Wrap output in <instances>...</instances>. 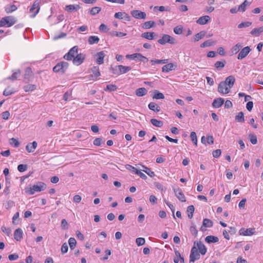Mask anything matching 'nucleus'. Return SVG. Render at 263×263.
I'll list each match as a JSON object with an SVG mask.
<instances>
[{
  "instance_id": "nucleus-50",
  "label": "nucleus",
  "mask_w": 263,
  "mask_h": 263,
  "mask_svg": "<svg viewBox=\"0 0 263 263\" xmlns=\"http://www.w3.org/2000/svg\"><path fill=\"white\" fill-rule=\"evenodd\" d=\"M101 10V8L99 7H95L91 8L90 10V13L91 14L94 15L98 13H99Z\"/></svg>"
},
{
  "instance_id": "nucleus-58",
  "label": "nucleus",
  "mask_w": 263,
  "mask_h": 263,
  "mask_svg": "<svg viewBox=\"0 0 263 263\" xmlns=\"http://www.w3.org/2000/svg\"><path fill=\"white\" fill-rule=\"evenodd\" d=\"M27 168V165L26 164H20L17 166V170L20 172H23L26 171Z\"/></svg>"
},
{
  "instance_id": "nucleus-32",
  "label": "nucleus",
  "mask_w": 263,
  "mask_h": 263,
  "mask_svg": "<svg viewBox=\"0 0 263 263\" xmlns=\"http://www.w3.org/2000/svg\"><path fill=\"white\" fill-rule=\"evenodd\" d=\"M216 44V41H213L212 40H207V41H205L203 43H202L200 45V47H201V48H205V47H209V46L214 45Z\"/></svg>"
},
{
  "instance_id": "nucleus-22",
  "label": "nucleus",
  "mask_w": 263,
  "mask_h": 263,
  "mask_svg": "<svg viewBox=\"0 0 263 263\" xmlns=\"http://www.w3.org/2000/svg\"><path fill=\"white\" fill-rule=\"evenodd\" d=\"M224 103V99L221 98L215 99L212 103V105L215 108L220 107Z\"/></svg>"
},
{
  "instance_id": "nucleus-61",
  "label": "nucleus",
  "mask_w": 263,
  "mask_h": 263,
  "mask_svg": "<svg viewBox=\"0 0 263 263\" xmlns=\"http://www.w3.org/2000/svg\"><path fill=\"white\" fill-rule=\"evenodd\" d=\"M142 171L140 170H136V174L139 175L142 179H147V176L144 173L141 172Z\"/></svg>"
},
{
  "instance_id": "nucleus-60",
  "label": "nucleus",
  "mask_w": 263,
  "mask_h": 263,
  "mask_svg": "<svg viewBox=\"0 0 263 263\" xmlns=\"http://www.w3.org/2000/svg\"><path fill=\"white\" fill-rule=\"evenodd\" d=\"M221 154V151L220 149H216L213 152L212 155L214 158H218Z\"/></svg>"
},
{
  "instance_id": "nucleus-52",
  "label": "nucleus",
  "mask_w": 263,
  "mask_h": 263,
  "mask_svg": "<svg viewBox=\"0 0 263 263\" xmlns=\"http://www.w3.org/2000/svg\"><path fill=\"white\" fill-rule=\"evenodd\" d=\"M190 137H191V140L193 142V143L195 145H197V136H196V133L194 132H191Z\"/></svg>"
},
{
  "instance_id": "nucleus-9",
  "label": "nucleus",
  "mask_w": 263,
  "mask_h": 263,
  "mask_svg": "<svg viewBox=\"0 0 263 263\" xmlns=\"http://www.w3.org/2000/svg\"><path fill=\"white\" fill-rule=\"evenodd\" d=\"M230 89L231 88L226 85L222 81L219 84L218 86V91L223 94H227L229 93Z\"/></svg>"
},
{
  "instance_id": "nucleus-59",
  "label": "nucleus",
  "mask_w": 263,
  "mask_h": 263,
  "mask_svg": "<svg viewBox=\"0 0 263 263\" xmlns=\"http://www.w3.org/2000/svg\"><path fill=\"white\" fill-rule=\"evenodd\" d=\"M68 250V247L66 242L63 244L61 247L62 253L64 254L67 252Z\"/></svg>"
},
{
  "instance_id": "nucleus-54",
  "label": "nucleus",
  "mask_w": 263,
  "mask_h": 263,
  "mask_svg": "<svg viewBox=\"0 0 263 263\" xmlns=\"http://www.w3.org/2000/svg\"><path fill=\"white\" fill-rule=\"evenodd\" d=\"M252 24V23L250 22H244L241 23L240 24L238 25V28H242L244 27H248Z\"/></svg>"
},
{
  "instance_id": "nucleus-17",
  "label": "nucleus",
  "mask_w": 263,
  "mask_h": 263,
  "mask_svg": "<svg viewBox=\"0 0 263 263\" xmlns=\"http://www.w3.org/2000/svg\"><path fill=\"white\" fill-rule=\"evenodd\" d=\"M235 81V79L234 76H230L226 79L224 81L222 82H224L229 88H231L233 86Z\"/></svg>"
},
{
  "instance_id": "nucleus-63",
  "label": "nucleus",
  "mask_w": 263,
  "mask_h": 263,
  "mask_svg": "<svg viewBox=\"0 0 263 263\" xmlns=\"http://www.w3.org/2000/svg\"><path fill=\"white\" fill-rule=\"evenodd\" d=\"M99 30L100 31L106 32L108 30V29L106 25L102 24L99 27Z\"/></svg>"
},
{
  "instance_id": "nucleus-35",
  "label": "nucleus",
  "mask_w": 263,
  "mask_h": 263,
  "mask_svg": "<svg viewBox=\"0 0 263 263\" xmlns=\"http://www.w3.org/2000/svg\"><path fill=\"white\" fill-rule=\"evenodd\" d=\"M152 98L153 99H163L164 98V96L162 93L155 90L154 91Z\"/></svg>"
},
{
  "instance_id": "nucleus-40",
  "label": "nucleus",
  "mask_w": 263,
  "mask_h": 263,
  "mask_svg": "<svg viewBox=\"0 0 263 263\" xmlns=\"http://www.w3.org/2000/svg\"><path fill=\"white\" fill-rule=\"evenodd\" d=\"M21 75V70L20 69L17 70L15 72H13L12 75L9 77L7 79L12 81L16 80Z\"/></svg>"
},
{
  "instance_id": "nucleus-5",
  "label": "nucleus",
  "mask_w": 263,
  "mask_h": 263,
  "mask_svg": "<svg viewBox=\"0 0 263 263\" xmlns=\"http://www.w3.org/2000/svg\"><path fill=\"white\" fill-rule=\"evenodd\" d=\"M46 188V184L42 182H39L36 184H34L30 188V194L33 195L35 192H41Z\"/></svg>"
},
{
  "instance_id": "nucleus-31",
  "label": "nucleus",
  "mask_w": 263,
  "mask_h": 263,
  "mask_svg": "<svg viewBox=\"0 0 263 263\" xmlns=\"http://www.w3.org/2000/svg\"><path fill=\"white\" fill-rule=\"evenodd\" d=\"M155 26V23L154 21H149L145 22L142 26V28L144 29H150Z\"/></svg>"
},
{
  "instance_id": "nucleus-24",
  "label": "nucleus",
  "mask_w": 263,
  "mask_h": 263,
  "mask_svg": "<svg viewBox=\"0 0 263 263\" xmlns=\"http://www.w3.org/2000/svg\"><path fill=\"white\" fill-rule=\"evenodd\" d=\"M176 67V65L173 64V63H168L162 67V71L168 72L171 70L175 69Z\"/></svg>"
},
{
  "instance_id": "nucleus-57",
  "label": "nucleus",
  "mask_w": 263,
  "mask_h": 263,
  "mask_svg": "<svg viewBox=\"0 0 263 263\" xmlns=\"http://www.w3.org/2000/svg\"><path fill=\"white\" fill-rule=\"evenodd\" d=\"M137 59L140 61H142L144 63L148 61V59L143 56L141 53H138Z\"/></svg>"
},
{
  "instance_id": "nucleus-36",
  "label": "nucleus",
  "mask_w": 263,
  "mask_h": 263,
  "mask_svg": "<svg viewBox=\"0 0 263 263\" xmlns=\"http://www.w3.org/2000/svg\"><path fill=\"white\" fill-rule=\"evenodd\" d=\"M36 88L34 84H28L24 86L23 89L26 92L32 91Z\"/></svg>"
},
{
  "instance_id": "nucleus-27",
  "label": "nucleus",
  "mask_w": 263,
  "mask_h": 263,
  "mask_svg": "<svg viewBox=\"0 0 263 263\" xmlns=\"http://www.w3.org/2000/svg\"><path fill=\"white\" fill-rule=\"evenodd\" d=\"M205 241L209 243H215L219 241V239L217 237L209 235L205 237Z\"/></svg>"
},
{
  "instance_id": "nucleus-33",
  "label": "nucleus",
  "mask_w": 263,
  "mask_h": 263,
  "mask_svg": "<svg viewBox=\"0 0 263 263\" xmlns=\"http://www.w3.org/2000/svg\"><path fill=\"white\" fill-rule=\"evenodd\" d=\"M142 168L141 171L144 172L151 177H153L155 176V173L153 172L149 168L145 166L142 165Z\"/></svg>"
},
{
  "instance_id": "nucleus-14",
  "label": "nucleus",
  "mask_w": 263,
  "mask_h": 263,
  "mask_svg": "<svg viewBox=\"0 0 263 263\" xmlns=\"http://www.w3.org/2000/svg\"><path fill=\"white\" fill-rule=\"evenodd\" d=\"M85 59V55L82 53L77 54L76 57L73 58V63L76 65L81 64Z\"/></svg>"
},
{
  "instance_id": "nucleus-53",
  "label": "nucleus",
  "mask_w": 263,
  "mask_h": 263,
  "mask_svg": "<svg viewBox=\"0 0 263 263\" xmlns=\"http://www.w3.org/2000/svg\"><path fill=\"white\" fill-rule=\"evenodd\" d=\"M182 31L183 27L181 26H177L174 28V32L177 34H181Z\"/></svg>"
},
{
  "instance_id": "nucleus-8",
  "label": "nucleus",
  "mask_w": 263,
  "mask_h": 263,
  "mask_svg": "<svg viewBox=\"0 0 263 263\" xmlns=\"http://www.w3.org/2000/svg\"><path fill=\"white\" fill-rule=\"evenodd\" d=\"M130 13L132 16L136 19H145L146 17V13L140 10H134L132 11Z\"/></svg>"
},
{
  "instance_id": "nucleus-2",
  "label": "nucleus",
  "mask_w": 263,
  "mask_h": 263,
  "mask_svg": "<svg viewBox=\"0 0 263 263\" xmlns=\"http://www.w3.org/2000/svg\"><path fill=\"white\" fill-rule=\"evenodd\" d=\"M68 63L66 62H61L53 68V71L55 72L63 73L68 68Z\"/></svg>"
},
{
  "instance_id": "nucleus-16",
  "label": "nucleus",
  "mask_w": 263,
  "mask_h": 263,
  "mask_svg": "<svg viewBox=\"0 0 263 263\" xmlns=\"http://www.w3.org/2000/svg\"><path fill=\"white\" fill-rule=\"evenodd\" d=\"M33 77V73L30 67L26 68L24 74L25 79H27L28 81H31Z\"/></svg>"
},
{
  "instance_id": "nucleus-12",
  "label": "nucleus",
  "mask_w": 263,
  "mask_h": 263,
  "mask_svg": "<svg viewBox=\"0 0 263 263\" xmlns=\"http://www.w3.org/2000/svg\"><path fill=\"white\" fill-rule=\"evenodd\" d=\"M193 246H196L197 248V250L198 249L199 250V252L202 255H204L207 251L206 247H205L204 244L202 242H201V241H200V242L195 241L194 243Z\"/></svg>"
},
{
  "instance_id": "nucleus-11",
  "label": "nucleus",
  "mask_w": 263,
  "mask_h": 263,
  "mask_svg": "<svg viewBox=\"0 0 263 263\" xmlns=\"http://www.w3.org/2000/svg\"><path fill=\"white\" fill-rule=\"evenodd\" d=\"M251 50V49L249 46H246L243 48L239 53L237 59L238 60H242L244 59L247 57Z\"/></svg>"
},
{
  "instance_id": "nucleus-26",
  "label": "nucleus",
  "mask_w": 263,
  "mask_h": 263,
  "mask_svg": "<svg viewBox=\"0 0 263 263\" xmlns=\"http://www.w3.org/2000/svg\"><path fill=\"white\" fill-rule=\"evenodd\" d=\"M117 67H119V71L120 74L125 73L131 70L130 66H125L123 65H118Z\"/></svg>"
},
{
  "instance_id": "nucleus-39",
  "label": "nucleus",
  "mask_w": 263,
  "mask_h": 263,
  "mask_svg": "<svg viewBox=\"0 0 263 263\" xmlns=\"http://www.w3.org/2000/svg\"><path fill=\"white\" fill-rule=\"evenodd\" d=\"M151 122L154 126L158 127H161L163 124L162 121L158 120L156 119H152L151 120Z\"/></svg>"
},
{
  "instance_id": "nucleus-41",
  "label": "nucleus",
  "mask_w": 263,
  "mask_h": 263,
  "mask_svg": "<svg viewBox=\"0 0 263 263\" xmlns=\"http://www.w3.org/2000/svg\"><path fill=\"white\" fill-rule=\"evenodd\" d=\"M195 211V208L193 205H190L187 207V212L188 217L190 219L193 218V213Z\"/></svg>"
},
{
  "instance_id": "nucleus-62",
  "label": "nucleus",
  "mask_w": 263,
  "mask_h": 263,
  "mask_svg": "<svg viewBox=\"0 0 263 263\" xmlns=\"http://www.w3.org/2000/svg\"><path fill=\"white\" fill-rule=\"evenodd\" d=\"M2 230L8 236H9L11 233V230L10 228H6L4 226L2 227Z\"/></svg>"
},
{
  "instance_id": "nucleus-4",
  "label": "nucleus",
  "mask_w": 263,
  "mask_h": 263,
  "mask_svg": "<svg viewBox=\"0 0 263 263\" xmlns=\"http://www.w3.org/2000/svg\"><path fill=\"white\" fill-rule=\"evenodd\" d=\"M158 42L161 45H164L166 43L171 44H175L176 43V40L168 34H164L161 39L158 40Z\"/></svg>"
},
{
  "instance_id": "nucleus-51",
  "label": "nucleus",
  "mask_w": 263,
  "mask_h": 263,
  "mask_svg": "<svg viewBox=\"0 0 263 263\" xmlns=\"http://www.w3.org/2000/svg\"><path fill=\"white\" fill-rule=\"evenodd\" d=\"M242 47V45L240 44H237L235 45L232 49V52L233 54H236L239 52L240 49Z\"/></svg>"
},
{
  "instance_id": "nucleus-10",
  "label": "nucleus",
  "mask_w": 263,
  "mask_h": 263,
  "mask_svg": "<svg viewBox=\"0 0 263 263\" xmlns=\"http://www.w3.org/2000/svg\"><path fill=\"white\" fill-rule=\"evenodd\" d=\"M239 234L243 236H251L255 234V229L254 228L245 229L241 228L239 230Z\"/></svg>"
},
{
  "instance_id": "nucleus-34",
  "label": "nucleus",
  "mask_w": 263,
  "mask_h": 263,
  "mask_svg": "<svg viewBox=\"0 0 263 263\" xmlns=\"http://www.w3.org/2000/svg\"><path fill=\"white\" fill-rule=\"evenodd\" d=\"M263 32V27H260L259 28H255L253 29L251 32L250 33L254 35L255 36H258L260 33Z\"/></svg>"
},
{
  "instance_id": "nucleus-37",
  "label": "nucleus",
  "mask_w": 263,
  "mask_h": 263,
  "mask_svg": "<svg viewBox=\"0 0 263 263\" xmlns=\"http://www.w3.org/2000/svg\"><path fill=\"white\" fill-rule=\"evenodd\" d=\"M251 3H249L247 0H245L239 7L238 10L243 12L246 10V7L249 5Z\"/></svg>"
},
{
  "instance_id": "nucleus-42",
  "label": "nucleus",
  "mask_w": 263,
  "mask_h": 263,
  "mask_svg": "<svg viewBox=\"0 0 263 263\" xmlns=\"http://www.w3.org/2000/svg\"><path fill=\"white\" fill-rule=\"evenodd\" d=\"M9 143L14 147H18L20 145L19 141L14 138L9 139Z\"/></svg>"
},
{
  "instance_id": "nucleus-13",
  "label": "nucleus",
  "mask_w": 263,
  "mask_h": 263,
  "mask_svg": "<svg viewBox=\"0 0 263 263\" xmlns=\"http://www.w3.org/2000/svg\"><path fill=\"white\" fill-rule=\"evenodd\" d=\"M176 197L181 202H185L186 199L184 195L179 188L173 189Z\"/></svg>"
},
{
  "instance_id": "nucleus-23",
  "label": "nucleus",
  "mask_w": 263,
  "mask_h": 263,
  "mask_svg": "<svg viewBox=\"0 0 263 263\" xmlns=\"http://www.w3.org/2000/svg\"><path fill=\"white\" fill-rule=\"evenodd\" d=\"M206 34V32L204 31H201L200 32L196 34L193 37V41L194 42H198L200 40L204 37Z\"/></svg>"
},
{
  "instance_id": "nucleus-47",
  "label": "nucleus",
  "mask_w": 263,
  "mask_h": 263,
  "mask_svg": "<svg viewBox=\"0 0 263 263\" xmlns=\"http://www.w3.org/2000/svg\"><path fill=\"white\" fill-rule=\"evenodd\" d=\"M168 59L164 60H152L151 61V62L152 65H154L155 64H166L168 62Z\"/></svg>"
},
{
  "instance_id": "nucleus-6",
  "label": "nucleus",
  "mask_w": 263,
  "mask_h": 263,
  "mask_svg": "<svg viewBox=\"0 0 263 263\" xmlns=\"http://www.w3.org/2000/svg\"><path fill=\"white\" fill-rule=\"evenodd\" d=\"M200 255L197 251V248L196 246H193L191 251L190 255V263L194 262L195 260L200 258Z\"/></svg>"
},
{
  "instance_id": "nucleus-49",
  "label": "nucleus",
  "mask_w": 263,
  "mask_h": 263,
  "mask_svg": "<svg viewBox=\"0 0 263 263\" xmlns=\"http://www.w3.org/2000/svg\"><path fill=\"white\" fill-rule=\"evenodd\" d=\"M14 91H15L13 90V89L11 88L10 87H8L4 91L3 95L5 96H8L13 93Z\"/></svg>"
},
{
  "instance_id": "nucleus-20",
  "label": "nucleus",
  "mask_w": 263,
  "mask_h": 263,
  "mask_svg": "<svg viewBox=\"0 0 263 263\" xmlns=\"http://www.w3.org/2000/svg\"><path fill=\"white\" fill-rule=\"evenodd\" d=\"M96 56L97 57L96 59V62L98 64H102L104 62V58L105 57V53L103 51L98 52Z\"/></svg>"
},
{
  "instance_id": "nucleus-30",
  "label": "nucleus",
  "mask_w": 263,
  "mask_h": 263,
  "mask_svg": "<svg viewBox=\"0 0 263 263\" xmlns=\"http://www.w3.org/2000/svg\"><path fill=\"white\" fill-rule=\"evenodd\" d=\"M155 35V32H144L141 34V37L145 38L147 40H152L154 39Z\"/></svg>"
},
{
  "instance_id": "nucleus-45",
  "label": "nucleus",
  "mask_w": 263,
  "mask_h": 263,
  "mask_svg": "<svg viewBox=\"0 0 263 263\" xmlns=\"http://www.w3.org/2000/svg\"><path fill=\"white\" fill-rule=\"evenodd\" d=\"M17 9V7L14 5L8 6L5 8V11L7 13H10Z\"/></svg>"
},
{
  "instance_id": "nucleus-29",
  "label": "nucleus",
  "mask_w": 263,
  "mask_h": 263,
  "mask_svg": "<svg viewBox=\"0 0 263 263\" xmlns=\"http://www.w3.org/2000/svg\"><path fill=\"white\" fill-rule=\"evenodd\" d=\"M148 108L149 109L155 112H159L160 111V107L155 102H151L148 104Z\"/></svg>"
},
{
  "instance_id": "nucleus-21",
  "label": "nucleus",
  "mask_w": 263,
  "mask_h": 263,
  "mask_svg": "<svg viewBox=\"0 0 263 263\" xmlns=\"http://www.w3.org/2000/svg\"><path fill=\"white\" fill-rule=\"evenodd\" d=\"M23 234V231L21 229H17L14 233V239H16L17 241H20L22 238Z\"/></svg>"
},
{
  "instance_id": "nucleus-3",
  "label": "nucleus",
  "mask_w": 263,
  "mask_h": 263,
  "mask_svg": "<svg viewBox=\"0 0 263 263\" xmlns=\"http://www.w3.org/2000/svg\"><path fill=\"white\" fill-rule=\"evenodd\" d=\"M41 2V0H35L30 8L29 11L32 13L31 15L32 17H34L39 13L40 10Z\"/></svg>"
},
{
  "instance_id": "nucleus-1",
  "label": "nucleus",
  "mask_w": 263,
  "mask_h": 263,
  "mask_svg": "<svg viewBox=\"0 0 263 263\" xmlns=\"http://www.w3.org/2000/svg\"><path fill=\"white\" fill-rule=\"evenodd\" d=\"M16 22L15 17L13 16H8L3 17L0 21V26L10 27L14 25Z\"/></svg>"
},
{
  "instance_id": "nucleus-38",
  "label": "nucleus",
  "mask_w": 263,
  "mask_h": 263,
  "mask_svg": "<svg viewBox=\"0 0 263 263\" xmlns=\"http://www.w3.org/2000/svg\"><path fill=\"white\" fill-rule=\"evenodd\" d=\"M99 40V38L97 36H90L88 38V43L90 45L97 44Z\"/></svg>"
},
{
  "instance_id": "nucleus-7",
  "label": "nucleus",
  "mask_w": 263,
  "mask_h": 263,
  "mask_svg": "<svg viewBox=\"0 0 263 263\" xmlns=\"http://www.w3.org/2000/svg\"><path fill=\"white\" fill-rule=\"evenodd\" d=\"M78 49L77 46H74L64 56V58L66 60H71L78 54Z\"/></svg>"
},
{
  "instance_id": "nucleus-25",
  "label": "nucleus",
  "mask_w": 263,
  "mask_h": 263,
  "mask_svg": "<svg viewBox=\"0 0 263 263\" xmlns=\"http://www.w3.org/2000/svg\"><path fill=\"white\" fill-rule=\"evenodd\" d=\"M80 8V7L78 5H67L65 7V10L69 12H71L73 11H77Z\"/></svg>"
},
{
  "instance_id": "nucleus-56",
  "label": "nucleus",
  "mask_w": 263,
  "mask_h": 263,
  "mask_svg": "<svg viewBox=\"0 0 263 263\" xmlns=\"http://www.w3.org/2000/svg\"><path fill=\"white\" fill-rule=\"evenodd\" d=\"M190 230L192 235H194V236H196L198 234V230L196 229V226L195 224L191 226L190 228Z\"/></svg>"
},
{
  "instance_id": "nucleus-55",
  "label": "nucleus",
  "mask_w": 263,
  "mask_h": 263,
  "mask_svg": "<svg viewBox=\"0 0 263 263\" xmlns=\"http://www.w3.org/2000/svg\"><path fill=\"white\" fill-rule=\"evenodd\" d=\"M137 245L138 246H142L144 245L145 242V239L142 237L137 238L136 240Z\"/></svg>"
},
{
  "instance_id": "nucleus-48",
  "label": "nucleus",
  "mask_w": 263,
  "mask_h": 263,
  "mask_svg": "<svg viewBox=\"0 0 263 263\" xmlns=\"http://www.w3.org/2000/svg\"><path fill=\"white\" fill-rule=\"evenodd\" d=\"M235 119L239 122H243L245 121L243 113L242 112H239L235 117Z\"/></svg>"
},
{
  "instance_id": "nucleus-28",
  "label": "nucleus",
  "mask_w": 263,
  "mask_h": 263,
  "mask_svg": "<svg viewBox=\"0 0 263 263\" xmlns=\"http://www.w3.org/2000/svg\"><path fill=\"white\" fill-rule=\"evenodd\" d=\"M147 92V89L144 87H141L140 88L137 89L135 93L136 96L138 97H142L145 96Z\"/></svg>"
},
{
  "instance_id": "nucleus-19",
  "label": "nucleus",
  "mask_w": 263,
  "mask_h": 263,
  "mask_svg": "<svg viewBox=\"0 0 263 263\" xmlns=\"http://www.w3.org/2000/svg\"><path fill=\"white\" fill-rule=\"evenodd\" d=\"M210 20V17L208 15H204L199 17L196 23L200 25H205L207 24Z\"/></svg>"
},
{
  "instance_id": "nucleus-15",
  "label": "nucleus",
  "mask_w": 263,
  "mask_h": 263,
  "mask_svg": "<svg viewBox=\"0 0 263 263\" xmlns=\"http://www.w3.org/2000/svg\"><path fill=\"white\" fill-rule=\"evenodd\" d=\"M92 74H90V80H96L99 76H100V72L99 71V68L98 66H94L91 69Z\"/></svg>"
},
{
  "instance_id": "nucleus-18",
  "label": "nucleus",
  "mask_w": 263,
  "mask_h": 263,
  "mask_svg": "<svg viewBox=\"0 0 263 263\" xmlns=\"http://www.w3.org/2000/svg\"><path fill=\"white\" fill-rule=\"evenodd\" d=\"M37 143L36 141H33L32 143H29L26 146V149L28 153H32L36 148Z\"/></svg>"
},
{
  "instance_id": "nucleus-43",
  "label": "nucleus",
  "mask_w": 263,
  "mask_h": 263,
  "mask_svg": "<svg viewBox=\"0 0 263 263\" xmlns=\"http://www.w3.org/2000/svg\"><path fill=\"white\" fill-rule=\"evenodd\" d=\"M68 243H69L70 248L71 250H73V249H74V248H75V247L76 246L77 241L74 238L70 237L69 239Z\"/></svg>"
},
{
  "instance_id": "nucleus-44",
  "label": "nucleus",
  "mask_w": 263,
  "mask_h": 263,
  "mask_svg": "<svg viewBox=\"0 0 263 263\" xmlns=\"http://www.w3.org/2000/svg\"><path fill=\"white\" fill-rule=\"evenodd\" d=\"M213 222L209 219H204L203 221L202 224L203 226H204L205 228H211L213 226Z\"/></svg>"
},
{
  "instance_id": "nucleus-46",
  "label": "nucleus",
  "mask_w": 263,
  "mask_h": 263,
  "mask_svg": "<svg viewBox=\"0 0 263 263\" xmlns=\"http://www.w3.org/2000/svg\"><path fill=\"white\" fill-rule=\"evenodd\" d=\"M226 62L217 61L215 63V67L217 70H220L225 66Z\"/></svg>"
},
{
  "instance_id": "nucleus-64",
  "label": "nucleus",
  "mask_w": 263,
  "mask_h": 263,
  "mask_svg": "<svg viewBox=\"0 0 263 263\" xmlns=\"http://www.w3.org/2000/svg\"><path fill=\"white\" fill-rule=\"evenodd\" d=\"M61 227L63 229H68V223L66 219H63L61 221Z\"/></svg>"
}]
</instances>
